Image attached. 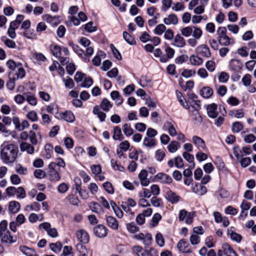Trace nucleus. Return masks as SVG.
I'll return each instance as SVG.
<instances>
[{
    "label": "nucleus",
    "instance_id": "1",
    "mask_svg": "<svg viewBox=\"0 0 256 256\" xmlns=\"http://www.w3.org/2000/svg\"><path fill=\"white\" fill-rule=\"evenodd\" d=\"M18 148L14 144H2L0 146V159L6 164L14 162L18 156Z\"/></svg>",
    "mask_w": 256,
    "mask_h": 256
},
{
    "label": "nucleus",
    "instance_id": "2",
    "mask_svg": "<svg viewBox=\"0 0 256 256\" xmlns=\"http://www.w3.org/2000/svg\"><path fill=\"white\" fill-rule=\"evenodd\" d=\"M7 227L6 220H3L0 222V238L2 243L11 244L16 241V238L12 236L10 232L7 230Z\"/></svg>",
    "mask_w": 256,
    "mask_h": 256
},
{
    "label": "nucleus",
    "instance_id": "3",
    "mask_svg": "<svg viewBox=\"0 0 256 256\" xmlns=\"http://www.w3.org/2000/svg\"><path fill=\"white\" fill-rule=\"evenodd\" d=\"M194 214V212H188L184 209L182 210L179 212V220L181 222L184 221L186 224H190L193 222Z\"/></svg>",
    "mask_w": 256,
    "mask_h": 256
},
{
    "label": "nucleus",
    "instance_id": "4",
    "mask_svg": "<svg viewBox=\"0 0 256 256\" xmlns=\"http://www.w3.org/2000/svg\"><path fill=\"white\" fill-rule=\"evenodd\" d=\"M132 251L138 256H152L156 253V250L152 248L150 250H145L139 246H134Z\"/></svg>",
    "mask_w": 256,
    "mask_h": 256
},
{
    "label": "nucleus",
    "instance_id": "5",
    "mask_svg": "<svg viewBox=\"0 0 256 256\" xmlns=\"http://www.w3.org/2000/svg\"><path fill=\"white\" fill-rule=\"evenodd\" d=\"M224 255L226 256H238L232 248L226 243L222 244L221 248L218 251V256H223Z\"/></svg>",
    "mask_w": 256,
    "mask_h": 256
},
{
    "label": "nucleus",
    "instance_id": "6",
    "mask_svg": "<svg viewBox=\"0 0 256 256\" xmlns=\"http://www.w3.org/2000/svg\"><path fill=\"white\" fill-rule=\"evenodd\" d=\"M80 44L85 48V56H92L94 52V48L90 46V41L85 37H82L80 40Z\"/></svg>",
    "mask_w": 256,
    "mask_h": 256
},
{
    "label": "nucleus",
    "instance_id": "7",
    "mask_svg": "<svg viewBox=\"0 0 256 256\" xmlns=\"http://www.w3.org/2000/svg\"><path fill=\"white\" fill-rule=\"evenodd\" d=\"M39 228L46 231L48 234L52 238H56L58 236L56 229L51 228V225L49 222H45L40 224L39 225Z\"/></svg>",
    "mask_w": 256,
    "mask_h": 256
},
{
    "label": "nucleus",
    "instance_id": "8",
    "mask_svg": "<svg viewBox=\"0 0 256 256\" xmlns=\"http://www.w3.org/2000/svg\"><path fill=\"white\" fill-rule=\"evenodd\" d=\"M136 206V202L132 198H129L126 202L122 203V209L126 212H129L132 215L134 214V212L132 211V208Z\"/></svg>",
    "mask_w": 256,
    "mask_h": 256
},
{
    "label": "nucleus",
    "instance_id": "9",
    "mask_svg": "<svg viewBox=\"0 0 256 256\" xmlns=\"http://www.w3.org/2000/svg\"><path fill=\"white\" fill-rule=\"evenodd\" d=\"M49 173L48 177L51 181H58L60 180V176L58 172L55 170V164L50 163L48 165Z\"/></svg>",
    "mask_w": 256,
    "mask_h": 256
},
{
    "label": "nucleus",
    "instance_id": "10",
    "mask_svg": "<svg viewBox=\"0 0 256 256\" xmlns=\"http://www.w3.org/2000/svg\"><path fill=\"white\" fill-rule=\"evenodd\" d=\"M198 54L208 58L211 56V52L209 48L206 44H202L198 46L196 48Z\"/></svg>",
    "mask_w": 256,
    "mask_h": 256
},
{
    "label": "nucleus",
    "instance_id": "11",
    "mask_svg": "<svg viewBox=\"0 0 256 256\" xmlns=\"http://www.w3.org/2000/svg\"><path fill=\"white\" fill-rule=\"evenodd\" d=\"M156 181L163 184H170L172 182V179L169 175L163 173L159 172L154 176Z\"/></svg>",
    "mask_w": 256,
    "mask_h": 256
},
{
    "label": "nucleus",
    "instance_id": "12",
    "mask_svg": "<svg viewBox=\"0 0 256 256\" xmlns=\"http://www.w3.org/2000/svg\"><path fill=\"white\" fill-rule=\"evenodd\" d=\"M94 232L96 236L102 238L107 234V228L104 226L99 224L94 228Z\"/></svg>",
    "mask_w": 256,
    "mask_h": 256
},
{
    "label": "nucleus",
    "instance_id": "13",
    "mask_svg": "<svg viewBox=\"0 0 256 256\" xmlns=\"http://www.w3.org/2000/svg\"><path fill=\"white\" fill-rule=\"evenodd\" d=\"M207 114L208 116L211 118H216L218 114L217 110V105L215 104H212L207 106Z\"/></svg>",
    "mask_w": 256,
    "mask_h": 256
},
{
    "label": "nucleus",
    "instance_id": "14",
    "mask_svg": "<svg viewBox=\"0 0 256 256\" xmlns=\"http://www.w3.org/2000/svg\"><path fill=\"white\" fill-rule=\"evenodd\" d=\"M76 236L78 239L84 244L88 243L89 241V236L88 232L84 230H80L76 233Z\"/></svg>",
    "mask_w": 256,
    "mask_h": 256
},
{
    "label": "nucleus",
    "instance_id": "15",
    "mask_svg": "<svg viewBox=\"0 0 256 256\" xmlns=\"http://www.w3.org/2000/svg\"><path fill=\"white\" fill-rule=\"evenodd\" d=\"M192 190L195 194L202 196L207 192V189L206 186H204L202 184H196L192 188Z\"/></svg>",
    "mask_w": 256,
    "mask_h": 256
},
{
    "label": "nucleus",
    "instance_id": "16",
    "mask_svg": "<svg viewBox=\"0 0 256 256\" xmlns=\"http://www.w3.org/2000/svg\"><path fill=\"white\" fill-rule=\"evenodd\" d=\"M177 247L179 250L182 252L190 253L191 252L188 244L184 239L181 240L178 242Z\"/></svg>",
    "mask_w": 256,
    "mask_h": 256
},
{
    "label": "nucleus",
    "instance_id": "17",
    "mask_svg": "<svg viewBox=\"0 0 256 256\" xmlns=\"http://www.w3.org/2000/svg\"><path fill=\"white\" fill-rule=\"evenodd\" d=\"M186 44L184 38L180 34H177L174 38L172 44L178 48H183Z\"/></svg>",
    "mask_w": 256,
    "mask_h": 256
},
{
    "label": "nucleus",
    "instance_id": "18",
    "mask_svg": "<svg viewBox=\"0 0 256 256\" xmlns=\"http://www.w3.org/2000/svg\"><path fill=\"white\" fill-rule=\"evenodd\" d=\"M148 171L142 170L138 174V178L140 181L141 184L144 186H146L150 183V180L147 178Z\"/></svg>",
    "mask_w": 256,
    "mask_h": 256
},
{
    "label": "nucleus",
    "instance_id": "19",
    "mask_svg": "<svg viewBox=\"0 0 256 256\" xmlns=\"http://www.w3.org/2000/svg\"><path fill=\"white\" fill-rule=\"evenodd\" d=\"M20 150L22 152H26L28 154H32L34 152V148L30 144L23 142L20 144Z\"/></svg>",
    "mask_w": 256,
    "mask_h": 256
},
{
    "label": "nucleus",
    "instance_id": "20",
    "mask_svg": "<svg viewBox=\"0 0 256 256\" xmlns=\"http://www.w3.org/2000/svg\"><path fill=\"white\" fill-rule=\"evenodd\" d=\"M89 208L91 210L98 214H102L104 213V210L100 205L96 202H92L89 203Z\"/></svg>",
    "mask_w": 256,
    "mask_h": 256
},
{
    "label": "nucleus",
    "instance_id": "21",
    "mask_svg": "<svg viewBox=\"0 0 256 256\" xmlns=\"http://www.w3.org/2000/svg\"><path fill=\"white\" fill-rule=\"evenodd\" d=\"M20 208V203L16 200H12L8 204V210L12 214L17 213Z\"/></svg>",
    "mask_w": 256,
    "mask_h": 256
},
{
    "label": "nucleus",
    "instance_id": "22",
    "mask_svg": "<svg viewBox=\"0 0 256 256\" xmlns=\"http://www.w3.org/2000/svg\"><path fill=\"white\" fill-rule=\"evenodd\" d=\"M164 22L166 25H176L178 22V18L175 14H172L164 19Z\"/></svg>",
    "mask_w": 256,
    "mask_h": 256
},
{
    "label": "nucleus",
    "instance_id": "23",
    "mask_svg": "<svg viewBox=\"0 0 256 256\" xmlns=\"http://www.w3.org/2000/svg\"><path fill=\"white\" fill-rule=\"evenodd\" d=\"M108 225L112 229L117 230L118 228V220L113 216H108L106 218Z\"/></svg>",
    "mask_w": 256,
    "mask_h": 256
},
{
    "label": "nucleus",
    "instance_id": "24",
    "mask_svg": "<svg viewBox=\"0 0 256 256\" xmlns=\"http://www.w3.org/2000/svg\"><path fill=\"white\" fill-rule=\"evenodd\" d=\"M164 126L168 130L169 134L172 136H174L177 134V131L174 125L170 122H166Z\"/></svg>",
    "mask_w": 256,
    "mask_h": 256
},
{
    "label": "nucleus",
    "instance_id": "25",
    "mask_svg": "<svg viewBox=\"0 0 256 256\" xmlns=\"http://www.w3.org/2000/svg\"><path fill=\"white\" fill-rule=\"evenodd\" d=\"M111 98L113 100L115 101L116 105L120 106L123 102L122 98L120 96L118 91L114 90L110 93Z\"/></svg>",
    "mask_w": 256,
    "mask_h": 256
},
{
    "label": "nucleus",
    "instance_id": "26",
    "mask_svg": "<svg viewBox=\"0 0 256 256\" xmlns=\"http://www.w3.org/2000/svg\"><path fill=\"white\" fill-rule=\"evenodd\" d=\"M42 18L44 20L52 25H56L60 22L58 17L52 16L50 14H44L42 16Z\"/></svg>",
    "mask_w": 256,
    "mask_h": 256
},
{
    "label": "nucleus",
    "instance_id": "27",
    "mask_svg": "<svg viewBox=\"0 0 256 256\" xmlns=\"http://www.w3.org/2000/svg\"><path fill=\"white\" fill-rule=\"evenodd\" d=\"M192 140L193 142L198 148H202L203 150L206 148L204 140L200 137L194 136L192 137Z\"/></svg>",
    "mask_w": 256,
    "mask_h": 256
},
{
    "label": "nucleus",
    "instance_id": "28",
    "mask_svg": "<svg viewBox=\"0 0 256 256\" xmlns=\"http://www.w3.org/2000/svg\"><path fill=\"white\" fill-rule=\"evenodd\" d=\"M166 196L167 200L172 204L178 202L180 199V196L172 191L167 192Z\"/></svg>",
    "mask_w": 256,
    "mask_h": 256
},
{
    "label": "nucleus",
    "instance_id": "29",
    "mask_svg": "<svg viewBox=\"0 0 256 256\" xmlns=\"http://www.w3.org/2000/svg\"><path fill=\"white\" fill-rule=\"evenodd\" d=\"M16 72L15 75L16 76V79L22 78L26 75V72L20 62H18L17 68L15 70Z\"/></svg>",
    "mask_w": 256,
    "mask_h": 256
},
{
    "label": "nucleus",
    "instance_id": "30",
    "mask_svg": "<svg viewBox=\"0 0 256 256\" xmlns=\"http://www.w3.org/2000/svg\"><path fill=\"white\" fill-rule=\"evenodd\" d=\"M20 250L26 256H38L36 252L32 249L26 246H20Z\"/></svg>",
    "mask_w": 256,
    "mask_h": 256
},
{
    "label": "nucleus",
    "instance_id": "31",
    "mask_svg": "<svg viewBox=\"0 0 256 256\" xmlns=\"http://www.w3.org/2000/svg\"><path fill=\"white\" fill-rule=\"evenodd\" d=\"M190 61L192 65L199 66L202 64L204 60L202 58L197 55H192L190 56Z\"/></svg>",
    "mask_w": 256,
    "mask_h": 256
},
{
    "label": "nucleus",
    "instance_id": "32",
    "mask_svg": "<svg viewBox=\"0 0 256 256\" xmlns=\"http://www.w3.org/2000/svg\"><path fill=\"white\" fill-rule=\"evenodd\" d=\"M112 138L114 140H122L123 138L122 130L118 126H116L113 128Z\"/></svg>",
    "mask_w": 256,
    "mask_h": 256
},
{
    "label": "nucleus",
    "instance_id": "33",
    "mask_svg": "<svg viewBox=\"0 0 256 256\" xmlns=\"http://www.w3.org/2000/svg\"><path fill=\"white\" fill-rule=\"evenodd\" d=\"M200 94L204 98H208L213 94V90L209 86H204L200 90Z\"/></svg>",
    "mask_w": 256,
    "mask_h": 256
},
{
    "label": "nucleus",
    "instance_id": "34",
    "mask_svg": "<svg viewBox=\"0 0 256 256\" xmlns=\"http://www.w3.org/2000/svg\"><path fill=\"white\" fill-rule=\"evenodd\" d=\"M180 148V144L176 140H172L167 146L168 150L172 153L176 152Z\"/></svg>",
    "mask_w": 256,
    "mask_h": 256
},
{
    "label": "nucleus",
    "instance_id": "35",
    "mask_svg": "<svg viewBox=\"0 0 256 256\" xmlns=\"http://www.w3.org/2000/svg\"><path fill=\"white\" fill-rule=\"evenodd\" d=\"M62 118L68 122H72L75 120L74 114L70 111H66L62 113Z\"/></svg>",
    "mask_w": 256,
    "mask_h": 256
},
{
    "label": "nucleus",
    "instance_id": "36",
    "mask_svg": "<svg viewBox=\"0 0 256 256\" xmlns=\"http://www.w3.org/2000/svg\"><path fill=\"white\" fill-rule=\"evenodd\" d=\"M110 204L117 217L120 218H122L123 216V212L120 208L117 206L116 204L112 200L110 201Z\"/></svg>",
    "mask_w": 256,
    "mask_h": 256
},
{
    "label": "nucleus",
    "instance_id": "37",
    "mask_svg": "<svg viewBox=\"0 0 256 256\" xmlns=\"http://www.w3.org/2000/svg\"><path fill=\"white\" fill-rule=\"evenodd\" d=\"M228 234L230 236V238L236 242H240L242 239V236L238 234L232 230L231 229L228 230Z\"/></svg>",
    "mask_w": 256,
    "mask_h": 256
},
{
    "label": "nucleus",
    "instance_id": "38",
    "mask_svg": "<svg viewBox=\"0 0 256 256\" xmlns=\"http://www.w3.org/2000/svg\"><path fill=\"white\" fill-rule=\"evenodd\" d=\"M112 104L106 98H104L100 104V108L104 111L108 112L112 108Z\"/></svg>",
    "mask_w": 256,
    "mask_h": 256
},
{
    "label": "nucleus",
    "instance_id": "39",
    "mask_svg": "<svg viewBox=\"0 0 256 256\" xmlns=\"http://www.w3.org/2000/svg\"><path fill=\"white\" fill-rule=\"evenodd\" d=\"M40 209V204L37 202H34L30 204H28L24 208V210L26 211H30V210H34L36 212H38Z\"/></svg>",
    "mask_w": 256,
    "mask_h": 256
},
{
    "label": "nucleus",
    "instance_id": "40",
    "mask_svg": "<svg viewBox=\"0 0 256 256\" xmlns=\"http://www.w3.org/2000/svg\"><path fill=\"white\" fill-rule=\"evenodd\" d=\"M176 97L178 100V102L180 104L185 108L186 109H190V106L186 102V104L184 102L185 100V99L184 97L183 96L181 92L176 90Z\"/></svg>",
    "mask_w": 256,
    "mask_h": 256
},
{
    "label": "nucleus",
    "instance_id": "41",
    "mask_svg": "<svg viewBox=\"0 0 256 256\" xmlns=\"http://www.w3.org/2000/svg\"><path fill=\"white\" fill-rule=\"evenodd\" d=\"M1 40L9 48H14L16 47V42L14 40L6 38V36L2 37Z\"/></svg>",
    "mask_w": 256,
    "mask_h": 256
},
{
    "label": "nucleus",
    "instance_id": "42",
    "mask_svg": "<svg viewBox=\"0 0 256 256\" xmlns=\"http://www.w3.org/2000/svg\"><path fill=\"white\" fill-rule=\"evenodd\" d=\"M230 66L233 70H237L240 68L242 64L238 60L232 59L230 62Z\"/></svg>",
    "mask_w": 256,
    "mask_h": 256
},
{
    "label": "nucleus",
    "instance_id": "43",
    "mask_svg": "<svg viewBox=\"0 0 256 256\" xmlns=\"http://www.w3.org/2000/svg\"><path fill=\"white\" fill-rule=\"evenodd\" d=\"M219 43L222 46H228L232 43L230 39L226 34L218 38Z\"/></svg>",
    "mask_w": 256,
    "mask_h": 256
},
{
    "label": "nucleus",
    "instance_id": "44",
    "mask_svg": "<svg viewBox=\"0 0 256 256\" xmlns=\"http://www.w3.org/2000/svg\"><path fill=\"white\" fill-rule=\"evenodd\" d=\"M123 37L125 40L130 44L134 45L136 44V40L134 37L126 32H123Z\"/></svg>",
    "mask_w": 256,
    "mask_h": 256
},
{
    "label": "nucleus",
    "instance_id": "45",
    "mask_svg": "<svg viewBox=\"0 0 256 256\" xmlns=\"http://www.w3.org/2000/svg\"><path fill=\"white\" fill-rule=\"evenodd\" d=\"M192 34L193 38L197 40L200 39L202 34V30L200 28L196 26H192Z\"/></svg>",
    "mask_w": 256,
    "mask_h": 256
},
{
    "label": "nucleus",
    "instance_id": "46",
    "mask_svg": "<svg viewBox=\"0 0 256 256\" xmlns=\"http://www.w3.org/2000/svg\"><path fill=\"white\" fill-rule=\"evenodd\" d=\"M143 144L146 147H153L156 145L155 140L148 136L146 137L144 140Z\"/></svg>",
    "mask_w": 256,
    "mask_h": 256
},
{
    "label": "nucleus",
    "instance_id": "47",
    "mask_svg": "<svg viewBox=\"0 0 256 256\" xmlns=\"http://www.w3.org/2000/svg\"><path fill=\"white\" fill-rule=\"evenodd\" d=\"M123 132L126 136H132L134 133V130L132 128L130 125L128 124H125L122 126Z\"/></svg>",
    "mask_w": 256,
    "mask_h": 256
},
{
    "label": "nucleus",
    "instance_id": "48",
    "mask_svg": "<svg viewBox=\"0 0 256 256\" xmlns=\"http://www.w3.org/2000/svg\"><path fill=\"white\" fill-rule=\"evenodd\" d=\"M50 49L54 56L56 58L60 56L62 52V48L60 46L56 45H52L50 46Z\"/></svg>",
    "mask_w": 256,
    "mask_h": 256
},
{
    "label": "nucleus",
    "instance_id": "49",
    "mask_svg": "<svg viewBox=\"0 0 256 256\" xmlns=\"http://www.w3.org/2000/svg\"><path fill=\"white\" fill-rule=\"evenodd\" d=\"M16 194L18 198L23 199L26 197V192L22 186L16 188Z\"/></svg>",
    "mask_w": 256,
    "mask_h": 256
},
{
    "label": "nucleus",
    "instance_id": "50",
    "mask_svg": "<svg viewBox=\"0 0 256 256\" xmlns=\"http://www.w3.org/2000/svg\"><path fill=\"white\" fill-rule=\"evenodd\" d=\"M102 186L104 190L110 194H113L114 190L112 184L108 182H105L103 184Z\"/></svg>",
    "mask_w": 256,
    "mask_h": 256
},
{
    "label": "nucleus",
    "instance_id": "51",
    "mask_svg": "<svg viewBox=\"0 0 256 256\" xmlns=\"http://www.w3.org/2000/svg\"><path fill=\"white\" fill-rule=\"evenodd\" d=\"M192 26H186L180 30L182 34L186 37H188L192 34Z\"/></svg>",
    "mask_w": 256,
    "mask_h": 256
},
{
    "label": "nucleus",
    "instance_id": "52",
    "mask_svg": "<svg viewBox=\"0 0 256 256\" xmlns=\"http://www.w3.org/2000/svg\"><path fill=\"white\" fill-rule=\"evenodd\" d=\"M24 36L28 39H36V34L34 32V30H26L24 32Z\"/></svg>",
    "mask_w": 256,
    "mask_h": 256
},
{
    "label": "nucleus",
    "instance_id": "53",
    "mask_svg": "<svg viewBox=\"0 0 256 256\" xmlns=\"http://www.w3.org/2000/svg\"><path fill=\"white\" fill-rule=\"evenodd\" d=\"M44 150L46 152L45 158L47 159L50 158L53 152L52 146L50 144H46L44 146Z\"/></svg>",
    "mask_w": 256,
    "mask_h": 256
},
{
    "label": "nucleus",
    "instance_id": "54",
    "mask_svg": "<svg viewBox=\"0 0 256 256\" xmlns=\"http://www.w3.org/2000/svg\"><path fill=\"white\" fill-rule=\"evenodd\" d=\"M140 198H149L151 196L150 192L149 190L142 188L138 194Z\"/></svg>",
    "mask_w": 256,
    "mask_h": 256
},
{
    "label": "nucleus",
    "instance_id": "55",
    "mask_svg": "<svg viewBox=\"0 0 256 256\" xmlns=\"http://www.w3.org/2000/svg\"><path fill=\"white\" fill-rule=\"evenodd\" d=\"M93 84L92 80L90 77H84L83 82L81 84L80 86L84 88H89Z\"/></svg>",
    "mask_w": 256,
    "mask_h": 256
},
{
    "label": "nucleus",
    "instance_id": "56",
    "mask_svg": "<svg viewBox=\"0 0 256 256\" xmlns=\"http://www.w3.org/2000/svg\"><path fill=\"white\" fill-rule=\"evenodd\" d=\"M233 151L234 154L238 160L244 156L242 150H240L238 146L234 147Z\"/></svg>",
    "mask_w": 256,
    "mask_h": 256
},
{
    "label": "nucleus",
    "instance_id": "57",
    "mask_svg": "<svg viewBox=\"0 0 256 256\" xmlns=\"http://www.w3.org/2000/svg\"><path fill=\"white\" fill-rule=\"evenodd\" d=\"M166 30V26L163 24H158L154 30L155 34L158 35H161Z\"/></svg>",
    "mask_w": 256,
    "mask_h": 256
},
{
    "label": "nucleus",
    "instance_id": "58",
    "mask_svg": "<svg viewBox=\"0 0 256 256\" xmlns=\"http://www.w3.org/2000/svg\"><path fill=\"white\" fill-rule=\"evenodd\" d=\"M126 226L127 230L131 233H135L139 230V228L132 222L127 224Z\"/></svg>",
    "mask_w": 256,
    "mask_h": 256
},
{
    "label": "nucleus",
    "instance_id": "59",
    "mask_svg": "<svg viewBox=\"0 0 256 256\" xmlns=\"http://www.w3.org/2000/svg\"><path fill=\"white\" fill-rule=\"evenodd\" d=\"M68 185L65 182H62L58 186L57 190L60 193L64 194L68 190Z\"/></svg>",
    "mask_w": 256,
    "mask_h": 256
},
{
    "label": "nucleus",
    "instance_id": "60",
    "mask_svg": "<svg viewBox=\"0 0 256 256\" xmlns=\"http://www.w3.org/2000/svg\"><path fill=\"white\" fill-rule=\"evenodd\" d=\"M150 202L155 207H160L162 205V200L156 196H153L150 199Z\"/></svg>",
    "mask_w": 256,
    "mask_h": 256
},
{
    "label": "nucleus",
    "instance_id": "61",
    "mask_svg": "<svg viewBox=\"0 0 256 256\" xmlns=\"http://www.w3.org/2000/svg\"><path fill=\"white\" fill-rule=\"evenodd\" d=\"M243 129V125L240 122H235L232 124V130L234 132H238Z\"/></svg>",
    "mask_w": 256,
    "mask_h": 256
},
{
    "label": "nucleus",
    "instance_id": "62",
    "mask_svg": "<svg viewBox=\"0 0 256 256\" xmlns=\"http://www.w3.org/2000/svg\"><path fill=\"white\" fill-rule=\"evenodd\" d=\"M252 76L250 74H246L242 78V81L244 86H249L251 84Z\"/></svg>",
    "mask_w": 256,
    "mask_h": 256
},
{
    "label": "nucleus",
    "instance_id": "63",
    "mask_svg": "<svg viewBox=\"0 0 256 256\" xmlns=\"http://www.w3.org/2000/svg\"><path fill=\"white\" fill-rule=\"evenodd\" d=\"M16 171L20 174L26 175L28 173V168L20 164H18L16 168Z\"/></svg>",
    "mask_w": 256,
    "mask_h": 256
},
{
    "label": "nucleus",
    "instance_id": "64",
    "mask_svg": "<svg viewBox=\"0 0 256 256\" xmlns=\"http://www.w3.org/2000/svg\"><path fill=\"white\" fill-rule=\"evenodd\" d=\"M27 118L32 122H36L38 120V116L35 111L32 110L28 113Z\"/></svg>",
    "mask_w": 256,
    "mask_h": 256
}]
</instances>
